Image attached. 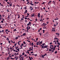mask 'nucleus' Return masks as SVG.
Masks as SVG:
<instances>
[{
	"instance_id": "obj_10",
	"label": "nucleus",
	"mask_w": 60,
	"mask_h": 60,
	"mask_svg": "<svg viewBox=\"0 0 60 60\" xmlns=\"http://www.w3.org/2000/svg\"><path fill=\"white\" fill-rule=\"evenodd\" d=\"M47 55V54H45L44 55H41V56H45Z\"/></svg>"
},
{
	"instance_id": "obj_7",
	"label": "nucleus",
	"mask_w": 60,
	"mask_h": 60,
	"mask_svg": "<svg viewBox=\"0 0 60 60\" xmlns=\"http://www.w3.org/2000/svg\"><path fill=\"white\" fill-rule=\"evenodd\" d=\"M52 31L53 32H54L56 31L54 29H52Z\"/></svg>"
},
{
	"instance_id": "obj_62",
	"label": "nucleus",
	"mask_w": 60,
	"mask_h": 60,
	"mask_svg": "<svg viewBox=\"0 0 60 60\" xmlns=\"http://www.w3.org/2000/svg\"><path fill=\"white\" fill-rule=\"evenodd\" d=\"M24 53H22V55H24Z\"/></svg>"
},
{
	"instance_id": "obj_63",
	"label": "nucleus",
	"mask_w": 60,
	"mask_h": 60,
	"mask_svg": "<svg viewBox=\"0 0 60 60\" xmlns=\"http://www.w3.org/2000/svg\"><path fill=\"white\" fill-rule=\"evenodd\" d=\"M58 44H59V45H60V43H59V42H58Z\"/></svg>"
},
{
	"instance_id": "obj_47",
	"label": "nucleus",
	"mask_w": 60,
	"mask_h": 60,
	"mask_svg": "<svg viewBox=\"0 0 60 60\" xmlns=\"http://www.w3.org/2000/svg\"><path fill=\"white\" fill-rule=\"evenodd\" d=\"M52 44V42H51V43H49V44L50 45H51Z\"/></svg>"
},
{
	"instance_id": "obj_4",
	"label": "nucleus",
	"mask_w": 60,
	"mask_h": 60,
	"mask_svg": "<svg viewBox=\"0 0 60 60\" xmlns=\"http://www.w3.org/2000/svg\"><path fill=\"white\" fill-rule=\"evenodd\" d=\"M44 48H48V46H47V45H46V46H44Z\"/></svg>"
},
{
	"instance_id": "obj_22",
	"label": "nucleus",
	"mask_w": 60,
	"mask_h": 60,
	"mask_svg": "<svg viewBox=\"0 0 60 60\" xmlns=\"http://www.w3.org/2000/svg\"><path fill=\"white\" fill-rule=\"evenodd\" d=\"M23 18H21V21H22V20H23Z\"/></svg>"
},
{
	"instance_id": "obj_54",
	"label": "nucleus",
	"mask_w": 60,
	"mask_h": 60,
	"mask_svg": "<svg viewBox=\"0 0 60 60\" xmlns=\"http://www.w3.org/2000/svg\"><path fill=\"white\" fill-rule=\"evenodd\" d=\"M52 29H54V30H55V28H52Z\"/></svg>"
},
{
	"instance_id": "obj_15",
	"label": "nucleus",
	"mask_w": 60,
	"mask_h": 60,
	"mask_svg": "<svg viewBox=\"0 0 60 60\" xmlns=\"http://www.w3.org/2000/svg\"><path fill=\"white\" fill-rule=\"evenodd\" d=\"M9 57H8L7 58V60H9Z\"/></svg>"
},
{
	"instance_id": "obj_57",
	"label": "nucleus",
	"mask_w": 60,
	"mask_h": 60,
	"mask_svg": "<svg viewBox=\"0 0 60 60\" xmlns=\"http://www.w3.org/2000/svg\"><path fill=\"white\" fill-rule=\"evenodd\" d=\"M7 11H8V12H9L10 11H9V10H7Z\"/></svg>"
},
{
	"instance_id": "obj_37",
	"label": "nucleus",
	"mask_w": 60,
	"mask_h": 60,
	"mask_svg": "<svg viewBox=\"0 0 60 60\" xmlns=\"http://www.w3.org/2000/svg\"><path fill=\"white\" fill-rule=\"evenodd\" d=\"M56 26V25H55V24H54V25L53 26Z\"/></svg>"
},
{
	"instance_id": "obj_53",
	"label": "nucleus",
	"mask_w": 60,
	"mask_h": 60,
	"mask_svg": "<svg viewBox=\"0 0 60 60\" xmlns=\"http://www.w3.org/2000/svg\"><path fill=\"white\" fill-rule=\"evenodd\" d=\"M26 14H27V15H29V14L28 13H27Z\"/></svg>"
},
{
	"instance_id": "obj_43",
	"label": "nucleus",
	"mask_w": 60,
	"mask_h": 60,
	"mask_svg": "<svg viewBox=\"0 0 60 60\" xmlns=\"http://www.w3.org/2000/svg\"><path fill=\"white\" fill-rule=\"evenodd\" d=\"M26 45H25L24 46V47H26Z\"/></svg>"
},
{
	"instance_id": "obj_52",
	"label": "nucleus",
	"mask_w": 60,
	"mask_h": 60,
	"mask_svg": "<svg viewBox=\"0 0 60 60\" xmlns=\"http://www.w3.org/2000/svg\"><path fill=\"white\" fill-rule=\"evenodd\" d=\"M31 51H33V50L32 49H31Z\"/></svg>"
},
{
	"instance_id": "obj_23",
	"label": "nucleus",
	"mask_w": 60,
	"mask_h": 60,
	"mask_svg": "<svg viewBox=\"0 0 60 60\" xmlns=\"http://www.w3.org/2000/svg\"><path fill=\"white\" fill-rule=\"evenodd\" d=\"M27 10H26L25 11V12L26 13H27Z\"/></svg>"
},
{
	"instance_id": "obj_35",
	"label": "nucleus",
	"mask_w": 60,
	"mask_h": 60,
	"mask_svg": "<svg viewBox=\"0 0 60 60\" xmlns=\"http://www.w3.org/2000/svg\"><path fill=\"white\" fill-rule=\"evenodd\" d=\"M42 58H44V56H42L41 57Z\"/></svg>"
},
{
	"instance_id": "obj_1",
	"label": "nucleus",
	"mask_w": 60,
	"mask_h": 60,
	"mask_svg": "<svg viewBox=\"0 0 60 60\" xmlns=\"http://www.w3.org/2000/svg\"><path fill=\"white\" fill-rule=\"evenodd\" d=\"M56 45H55L54 47V49H53V50H52V52H54L55 49V48H56Z\"/></svg>"
},
{
	"instance_id": "obj_39",
	"label": "nucleus",
	"mask_w": 60,
	"mask_h": 60,
	"mask_svg": "<svg viewBox=\"0 0 60 60\" xmlns=\"http://www.w3.org/2000/svg\"><path fill=\"white\" fill-rule=\"evenodd\" d=\"M49 18H46V19H47V20H49Z\"/></svg>"
},
{
	"instance_id": "obj_40",
	"label": "nucleus",
	"mask_w": 60,
	"mask_h": 60,
	"mask_svg": "<svg viewBox=\"0 0 60 60\" xmlns=\"http://www.w3.org/2000/svg\"><path fill=\"white\" fill-rule=\"evenodd\" d=\"M11 59L12 60L14 59V58H12L11 57Z\"/></svg>"
},
{
	"instance_id": "obj_36",
	"label": "nucleus",
	"mask_w": 60,
	"mask_h": 60,
	"mask_svg": "<svg viewBox=\"0 0 60 60\" xmlns=\"http://www.w3.org/2000/svg\"><path fill=\"white\" fill-rule=\"evenodd\" d=\"M42 49H44V46L43 45V46H42Z\"/></svg>"
},
{
	"instance_id": "obj_3",
	"label": "nucleus",
	"mask_w": 60,
	"mask_h": 60,
	"mask_svg": "<svg viewBox=\"0 0 60 60\" xmlns=\"http://www.w3.org/2000/svg\"><path fill=\"white\" fill-rule=\"evenodd\" d=\"M51 2H52L51 1H49V2L48 4H50V3L51 4Z\"/></svg>"
},
{
	"instance_id": "obj_6",
	"label": "nucleus",
	"mask_w": 60,
	"mask_h": 60,
	"mask_svg": "<svg viewBox=\"0 0 60 60\" xmlns=\"http://www.w3.org/2000/svg\"><path fill=\"white\" fill-rule=\"evenodd\" d=\"M42 42H42V41H41L39 43V45H41V44H42Z\"/></svg>"
},
{
	"instance_id": "obj_34",
	"label": "nucleus",
	"mask_w": 60,
	"mask_h": 60,
	"mask_svg": "<svg viewBox=\"0 0 60 60\" xmlns=\"http://www.w3.org/2000/svg\"><path fill=\"white\" fill-rule=\"evenodd\" d=\"M2 15V16H3V17H4L5 15Z\"/></svg>"
},
{
	"instance_id": "obj_64",
	"label": "nucleus",
	"mask_w": 60,
	"mask_h": 60,
	"mask_svg": "<svg viewBox=\"0 0 60 60\" xmlns=\"http://www.w3.org/2000/svg\"><path fill=\"white\" fill-rule=\"evenodd\" d=\"M44 28H45V29H46L47 28L45 27H44Z\"/></svg>"
},
{
	"instance_id": "obj_61",
	"label": "nucleus",
	"mask_w": 60,
	"mask_h": 60,
	"mask_svg": "<svg viewBox=\"0 0 60 60\" xmlns=\"http://www.w3.org/2000/svg\"><path fill=\"white\" fill-rule=\"evenodd\" d=\"M3 37H4V38H6V36H3Z\"/></svg>"
},
{
	"instance_id": "obj_28",
	"label": "nucleus",
	"mask_w": 60,
	"mask_h": 60,
	"mask_svg": "<svg viewBox=\"0 0 60 60\" xmlns=\"http://www.w3.org/2000/svg\"><path fill=\"white\" fill-rule=\"evenodd\" d=\"M34 56H37V54H34Z\"/></svg>"
},
{
	"instance_id": "obj_12",
	"label": "nucleus",
	"mask_w": 60,
	"mask_h": 60,
	"mask_svg": "<svg viewBox=\"0 0 60 60\" xmlns=\"http://www.w3.org/2000/svg\"><path fill=\"white\" fill-rule=\"evenodd\" d=\"M26 35V33H24L23 34V36H25V35Z\"/></svg>"
},
{
	"instance_id": "obj_50",
	"label": "nucleus",
	"mask_w": 60,
	"mask_h": 60,
	"mask_svg": "<svg viewBox=\"0 0 60 60\" xmlns=\"http://www.w3.org/2000/svg\"><path fill=\"white\" fill-rule=\"evenodd\" d=\"M43 8H43V9H44V10H45L46 9H45V7H43Z\"/></svg>"
},
{
	"instance_id": "obj_46",
	"label": "nucleus",
	"mask_w": 60,
	"mask_h": 60,
	"mask_svg": "<svg viewBox=\"0 0 60 60\" xmlns=\"http://www.w3.org/2000/svg\"><path fill=\"white\" fill-rule=\"evenodd\" d=\"M16 6H17V7H20L19 6V5H17Z\"/></svg>"
},
{
	"instance_id": "obj_26",
	"label": "nucleus",
	"mask_w": 60,
	"mask_h": 60,
	"mask_svg": "<svg viewBox=\"0 0 60 60\" xmlns=\"http://www.w3.org/2000/svg\"><path fill=\"white\" fill-rule=\"evenodd\" d=\"M32 8V7L31 6H30V9H31V8Z\"/></svg>"
},
{
	"instance_id": "obj_31",
	"label": "nucleus",
	"mask_w": 60,
	"mask_h": 60,
	"mask_svg": "<svg viewBox=\"0 0 60 60\" xmlns=\"http://www.w3.org/2000/svg\"><path fill=\"white\" fill-rule=\"evenodd\" d=\"M18 37H16L15 38V39H18Z\"/></svg>"
},
{
	"instance_id": "obj_24",
	"label": "nucleus",
	"mask_w": 60,
	"mask_h": 60,
	"mask_svg": "<svg viewBox=\"0 0 60 60\" xmlns=\"http://www.w3.org/2000/svg\"><path fill=\"white\" fill-rule=\"evenodd\" d=\"M16 30V29H14V31H16L17 30Z\"/></svg>"
},
{
	"instance_id": "obj_42",
	"label": "nucleus",
	"mask_w": 60,
	"mask_h": 60,
	"mask_svg": "<svg viewBox=\"0 0 60 60\" xmlns=\"http://www.w3.org/2000/svg\"><path fill=\"white\" fill-rule=\"evenodd\" d=\"M39 34H40V35L41 36V33H39Z\"/></svg>"
},
{
	"instance_id": "obj_25",
	"label": "nucleus",
	"mask_w": 60,
	"mask_h": 60,
	"mask_svg": "<svg viewBox=\"0 0 60 60\" xmlns=\"http://www.w3.org/2000/svg\"><path fill=\"white\" fill-rule=\"evenodd\" d=\"M29 23L30 24H31V23L30 22H29Z\"/></svg>"
},
{
	"instance_id": "obj_20",
	"label": "nucleus",
	"mask_w": 60,
	"mask_h": 60,
	"mask_svg": "<svg viewBox=\"0 0 60 60\" xmlns=\"http://www.w3.org/2000/svg\"><path fill=\"white\" fill-rule=\"evenodd\" d=\"M42 31L43 32V33H44L45 32V30H42Z\"/></svg>"
},
{
	"instance_id": "obj_33",
	"label": "nucleus",
	"mask_w": 60,
	"mask_h": 60,
	"mask_svg": "<svg viewBox=\"0 0 60 60\" xmlns=\"http://www.w3.org/2000/svg\"><path fill=\"white\" fill-rule=\"evenodd\" d=\"M24 19H25V20H26V19L28 20L27 18H24Z\"/></svg>"
},
{
	"instance_id": "obj_21",
	"label": "nucleus",
	"mask_w": 60,
	"mask_h": 60,
	"mask_svg": "<svg viewBox=\"0 0 60 60\" xmlns=\"http://www.w3.org/2000/svg\"><path fill=\"white\" fill-rule=\"evenodd\" d=\"M23 43L24 44H26V43L25 42V41H23Z\"/></svg>"
},
{
	"instance_id": "obj_45",
	"label": "nucleus",
	"mask_w": 60,
	"mask_h": 60,
	"mask_svg": "<svg viewBox=\"0 0 60 60\" xmlns=\"http://www.w3.org/2000/svg\"><path fill=\"white\" fill-rule=\"evenodd\" d=\"M15 49H17L18 48V47H15Z\"/></svg>"
},
{
	"instance_id": "obj_16",
	"label": "nucleus",
	"mask_w": 60,
	"mask_h": 60,
	"mask_svg": "<svg viewBox=\"0 0 60 60\" xmlns=\"http://www.w3.org/2000/svg\"><path fill=\"white\" fill-rule=\"evenodd\" d=\"M12 3H11V4H9L10 6L11 7V6H12V4H11Z\"/></svg>"
},
{
	"instance_id": "obj_8",
	"label": "nucleus",
	"mask_w": 60,
	"mask_h": 60,
	"mask_svg": "<svg viewBox=\"0 0 60 60\" xmlns=\"http://www.w3.org/2000/svg\"><path fill=\"white\" fill-rule=\"evenodd\" d=\"M4 32V30H3L2 31H1V30L0 31V33H3V32Z\"/></svg>"
},
{
	"instance_id": "obj_44",
	"label": "nucleus",
	"mask_w": 60,
	"mask_h": 60,
	"mask_svg": "<svg viewBox=\"0 0 60 60\" xmlns=\"http://www.w3.org/2000/svg\"><path fill=\"white\" fill-rule=\"evenodd\" d=\"M0 28H2V27H1V25H0Z\"/></svg>"
},
{
	"instance_id": "obj_19",
	"label": "nucleus",
	"mask_w": 60,
	"mask_h": 60,
	"mask_svg": "<svg viewBox=\"0 0 60 60\" xmlns=\"http://www.w3.org/2000/svg\"><path fill=\"white\" fill-rule=\"evenodd\" d=\"M31 17H34L35 16L34 15H31Z\"/></svg>"
},
{
	"instance_id": "obj_30",
	"label": "nucleus",
	"mask_w": 60,
	"mask_h": 60,
	"mask_svg": "<svg viewBox=\"0 0 60 60\" xmlns=\"http://www.w3.org/2000/svg\"><path fill=\"white\" fill-rule=\"evenodd\" d=\"M8 43H10V40H8Z\"/></svg>"
},
{
	"instance_id": "obj_9",
	"label": "nucleus",
	"mask_w": 60,
	"mask_h": 60,
	"mask_svg": "<svg viewBox=\"0 0 60 60\" xmlns=\"http://www.w3.org/2000/svg\"><path fill=\"white\" fill-rule=\"evenodd\" d=\"M29 4H31L32 5H34V4H33L32 3H30Z\"/></svg>"
},
{
	"instance_id": "obj_18",
	"label": "nucleus",
	"mask_w": 60,
	"mask_h": 60,
	"mask_svg": "<svg viewBox=\"0 0 60 60\" xmlns=\"http://www.w3.org/2000/svg\"><path fill=\"white\" fill-rule=\"evenodd\" d=\"M19 48H18V49H16V50H18V51H19Z\"/></svg>"
},
{
	"instance_id": "obj_14",
	"label": "nucleus",
	"mask_w": 60,
	"mask_h": 60,
	"mask_svg": "<svg viewBox=\"0 0 60 60\" xmlns=\"http://www.w3.org/2000/svg\"><path fill=\"white\" fill-rule=\"evenodd\" d=\"M9 39L8 38H7V40L9 41Z\"/></svg>"
},
{
	"instance_id": "obj_5",
	"label": "nucleus",
	"mask_w": 60,
	"mask_h": 60,
	"mask_svg": "<svg viewBox=\"0 0 60 60\" xmlns=\"http://www.w3.org/2000/svg\"><path fill=\"white\" fill-rule=\"evenodd\" d=\"M40 13H38V17H40Z\"/></svg>"
},
{
	"instance_id": "obj_41",
	"label": "nucleus",
	"mask_w": 60,
	"mask_h": 60,
	"mask_svg": "<svg viewBox=\"0 0 60 60\" xmlns=\"http://www.w3.org/2000/svg\"><path fill=\"white\" fill-rule=\"evenodd\" d=\"M45 43H43L42 44V45H43V46H44V45H45Z\"/></svg>"
},
{
	"instance_id": "obj_11",
	"label": "nucleus",
	"mask_w": 60,
	"mask_h": 60,
	"mask_svg": "<svg viewBox=\"0 0 60 60\" xmlns=\"http://www.w3.org/2000/svg\"><path fill=\"white\" fill-rule=\"evenodd\" d=\"M30 27L29 26H28V28L27 29L28 30H29V29H30Z\"/></svg>"
},
{
	"instance_id": "obj_2",
	"label": "nucleus",
	"mask_w": 60,
	"mask_h": 60,
	"mask_svg": "<svg viewBox=\"0 0 60 60\" xmlns=\"http://www.w3.org/2000/svg\"><path fill=\"white\" fill-rule=\"evenodd\" d=\"M8 29H7L6 30L5 32H6V33H7V34H8Z\"/></svg>"
},
{
	"instance_id": "obj_48",
	"label": "nucleus",
	"mask_w": 60,
	"mask_h": 60,
	"mask_svg": "<svg viewBox=\"0 0 60 60\" xmlns=\"http://www.w3.org/2000/svg\"><path fill=\"white\" fill-rule=\"evenodd\" d=\"M27 31H26V32H28V30H28V29H27Z\"/></svg>"
},
{
	"instance_id": "obj_27",
	"label": "nucleus",
	"mask_w": 60,
	"mask_h": 60,
	"mask_svg": "<svg viewBox=\"0 0 60 60\" xmlns=\"http://www.w3.org/2000/svg\"><path fill=\"white\" fill-rule=\"evenodd\" d=\"M29 59H30V60H31V58L30 57H29Z\"/></svg>"
},
{
	"instance_id": "obj_51",
	"label": "nucleus",
	"mask_w": 60,
	"mask_h": 60,
	"mask_svg": "<svg viewBox=\"0 0 60 60\" xmlns=\"http://www.w3.org/2000/svg\"><path fill=\"white\" fill-rule=\"evenodd\" d=\"M27 41H28L29 42H30V41H29V40H27Z\"/></svg>"
},
{
	"instance_id": "obj_59",
	"label": "nucleus",
	"mask_w": 60,
	"mask_h": 60,
	"mask_svg": "<svg viewBox=\"0 0 60 60\" xmlns=\"http://www.w3.org/2000/svg\"><path fill=\"white\" fill-rule=\"evenodd\" d=\"M33 10V8H31V9H30V10Z\"/></svg>"
},
{
	"instance_id": "obj_13",
	"label": "nucleus",
	"mask_w": 60,
	"mask_h": 60,
	"mask_svg": "<svg viewBox=\"0 0 60 60\" xmlns=\"http://www.w3.org/2000/svg\"><path fill=\"white\" fill-rule=\"evenodd\" d=\"M57 34L58 35V36L59 35V33H57L56 34V35H57Z\"/></svg>"
},
{
	"instance_id": "obj_60",
	"label": "nucleus",
	"mask_w": 60,
	"mask_h": 60,
	"mask_svg": "<svg viewBox=\"0 0 60 60\" xmlns=\"http://www.w3.org/2000/svg\"><path fill=\"white\" fill-rule=\"evenodd\" d=\"M9 16L8 15V19H9L8 18H9Z\"/></svg>"
},
{
	"instance_id": "obj_55",
	"label": "nucleus",
	"mask_w": 60,
	"mask_h": 60,
	"mask_svg": "<svg viewBox=\"0 0 60 60\" xmlns=\"http://www.w3.org/2000/svg\"><path fill=\"white\" fill-rule=\"evenodd\" d=\"M38 38H37L36 39V40L37 41H38Z\"/></svg>"
},
{
	"instance_id": "obj_29",
	"label": "nucleus",
	"mask_w": 60,
	"mask_h": 60,
	"mask_svg": "<svg viewBox=\"0 0 60 60\" xmlns=\"http://www.w3.org/2000/svg\"><path fill=\"white\" fill-rule=\"evenodd\" d=\"M49 50V51H52V50H51V49H50Z\"/></svg>"
},
{
	"instance_id": "obj_32",
	"label": "nucleus",
	"mask_w": 60,
	"mask_h": 60,
	"mask_svg": "<svg viewBox=\"0 0 60 60\" xmlns=\"http://www.w3.org/2000/svg\"><path fill=\"white\" fill-rule=\"evenodd\" d=\"M55 39H56H56H57V40H59V39H58V38H55Z\"/></svg>"
},
{
	"instance_id": "obj_49",
	"label": "nucleus",
	"mask_w": 60,
	"mask_h": 60,
	"mask_svg": "<svg viewBox=\"0 0 60 60\" xmlns=\"http://www.w3.org/2000/svg\"><path fill=\"white\" fill-rule=\"evenodd\" d=\"M37 19H35V21L36 22L37 21Z\"/></svg>"
},
{
	"instance_id": "obj_38",
	"label": "nucleus",
	"mask_w": 60,
	"mask_h": 60,
	"mask_svg": "<svg viewBox=\"0 0 60 60\" xmlns=\"http://www.w3.org/2000/svg\"><path fill=\"white\" fill-rule=\"evenodd\" d=\"M24 45V44H23L22 43L21 44V45L22 46H23Z\"/></svg>"
},
{
	"instance_id": "obj_56",
	"label": "nucleus",
	"mask_w": 60,
	"mask_h": 60,
	"mask_svg": "<svg viewBox=\"0 0 60 60\" xmlns=\"http://www.w3.org/2000/svg\"><path fill=\"white\" fill-rule=\"evenodd\" d=\"M45 3V2H43V3L42 4H44Z\"/></svg>"
},
{
	"instance_id": "obj_17",
	"label": "nucleus",
	"mask_w": 60,
	"mask_h": 60,
	"mask_svg": "<svg viewBox=\"0 0 60 60\" xmlns=\"http://www.w3.org/2000/svg\"><path fill=\"white\" fill-rule=\"evenodd\" d=\"M20 42H17L18 44V45H20V43H19Z\"/></svg>"
},
{
	"instance_id": "obj_58",
	"label": "nucleus",
	"mask_w": 60,
	"mask_h": 60,
	"mask_svg": "<svg viewBox=\"0 0 60 60\" xmlns=\"http://www.w3.org/2000/svg\"><path fill=\"white\" fill-rule=\"evenodd\" d=\"M29 23H28L27 24V25L28 26H29Z\"/></svg>"
}]
</instances>
